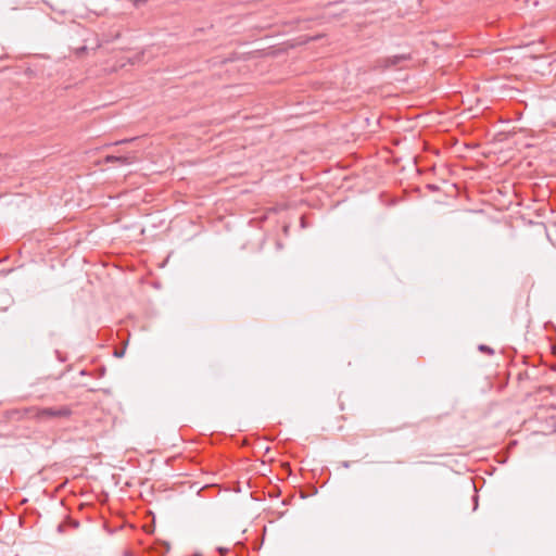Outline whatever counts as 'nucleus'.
Masks as SVG:
<instances>
[{
	"label": "nucleus",
	"mask_w": 556,
	"mask_h": 556,
	"mask_svg": "<svg viewBox=\"0 0 556 556\" xmlns=\"http://www.w3.org/2000/svg\"><path fill=\"white\" fill-rule=\"evenodd\" d=\"M28 418L42 425L58 426L70 420L73 416V408L70 405L56 406H31L26 409Z\"/></svg>",
	"instance_id": "1"
},
{
	"label": "nucleus",
	"mask_w": 556,
	"mask_h": 556,
	"mask_svg": "<svg viewBox=\"0 0 556 556\" xmlns=\"http://www.w3.org/2000/svg\"><path fill=\"white\" fill-rule=\"evenodd\" d=\"M412 59L409 53L396 54L392 56H387L383 59H379L376 64V68L386 71L388 68H401V64L403 62L409 61Z\"/></svg>",
	"instance_id": "2"
},
{
	"label": "nucleus",
	"mask_w": 556,
	"mask_h": 556,
	"mask_svg": "<svg viewBox=\"0 0 556 556\" xmlns=\"http://www.w3.org/2000/svg\"><path fill=\"white\" fill-rule=\"evenodd\" d=\"M105 162L106 163H113V162H118L119 164H130L131 163V159L129 156H125V155H106L105 156Z\"/></svg>",
	"instance_id": "3"
},
{
	"label": "nucleus",
	"mask_w": 556,
	"mask_h": 556,
	"mask_svg": "<svg viewBox=\"0 0 556 556\" xmlns=\"http://www.w3.org/2000/svg\"><path fill=\"white\" fill-rule=\"evenodd\" d=\"M478 350H479L480 352H482V353L488 354V355H493V354H494V350H493L491 346L485 345V344H480V345L478 346Z\"/></svg>",
	"instance_id": "4"
},
{
	"label": "nucleus",
	"mask_w": 556,
	"mask_h": 556,
	"mask_svg": "<svg viewBox=\"0 0 556 556\" xmlns=\"http://www.w3.org/2000/svg\"><path fill=\"white\" fill-rule=\"evenodd\" d=\"M67 522H68V526H71L74 529H77L79 527V521L78 520H75V519H72V518H67Z\"/></svg>",
	"instance_id": "5"
},
{
	"label": "nucleus",
	"mask_w": 556,
	"mask_h": 556,
	"mask_svg": "<svg viewBox=\"0 0 556 556\" xmlns=\"http://www.w3.org/2000/svg\"><path fill=\"white\" fill-rule=\"evenodd\" d=\"M341 466H342L343 468H350L351 463H350L349 460H343V462L341 463Z\"/></svg>",
	"instance_id": "6"
},
{
	"label": "nucleus",
	"mask_w": 556,
	"mask_h": 556,
	"mask_svg": "<svg viewBox=\"0 0 556 556\" xmlns=\"http://www.w3.org/2000/svg\"><path fill=\"white\" fill-rule=\"evenodd\" d=\"M114 355L116 357H122L124 355V351H121V352L115 351Z\"/></svg>",
	"instance_id": "7"
},
{
	"label": "nucleus",
	"mask_w": 556,
	"mask_h": 556,
	"mask_svg": "<svg viewBox=\"0 0 556 556\" xmlns=\"http://www.w3.org/2000/svg\"><path fill=\"white\" fill-rule=\"evenodd\" d=\"M58 531L59 532H63L64 531V525L63 523L58 526Z\"/></svg>",
	"instance_id": "8"
},
{
	"label": "nucleus",
	"mask_w": 556,
	"mask_h": 556,
	"mask_svg": "<svg viewBox=\"0 0 556 556\" xmlns=\"http://www.w3.org/2000/svg\"><path fill=\"white\" fill-rule=\"evenodd\" d=\"M169 551V544L166 543V546H165V552H168Z\"/></svg>",
	"instance_id": "9"
},
{
	"label": "nucleus",
	"mask_w": 556,
	"mask_h": 556,
	"mask_svg": "<svg viewBox=\"0 0 556 556\" xmlns=\"http://www.w3.org/2000/svg\"><path fill=\"white\" fill-rule=\"evenodd\" d=\"M129 141H134V138H130L129 140H123L122 142H129Z\"/></svg>",
	"instance_id": "10"
},
{
	"label": "nucleus",
	"mask_w": 556,
	"mask_h": 556,
	"mask_svg": "<svg viewBox=\"0 0 556 556\" xmlns=\"http://www.w3.org/2000/svg\"><path fill=\"white\" fill-rule=\"evenodd\" d=\"M218 551H219L220 553H224V552H226L227 549L218 548Z\"/></svg>",
	"instance_id": "11"
}]
</instances>
